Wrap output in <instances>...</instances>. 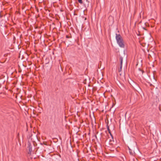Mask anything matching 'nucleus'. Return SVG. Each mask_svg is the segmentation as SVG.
<instances>
[{"mask_svg":"<svg viewBox=\"0 0 161 161\" xmlns=\"http://www.w3.org/2000/svg\"><path fill=\"white\" fill-rule=\"evenodd\" d=\"M78 2L80 4H82L83 3L82 0H78Z\"/></svg>","mask_w":161,"mask_h":161,"instance_id":"nucleus-7","label":"nucleus"},{"mask_svg":"<svg viewBox=\"0 0 161 161\" xmlns=\"http://www.w3.org/2000/svg\"><path fill=\"white\" fill-rule=\"evenodd\" d=\"M28 148L29 149V152H28V153L29 154H31V152L32 151V147L31 146V143L29 142H28Z\"/></svg>","mask_w":161,"mask_h":161,"instance_id":"nucleus-2","label":"nucleus"},{"mask_svg":"<svg viewBox=\"0 0 161 161\" xmlns=\"http://www.w3.org/2000/svg\"><path fill=\"white\" fill-rule=\"evenodd\" d=\"M66 37L67 38H69V37L68 36H66Z\"/></svg>","mask_w":161,"mask_h":161,"instance_id":"nucleus-9","label":"nucleus"},{"mask_svg":"<svg viewBox=\"0 0 161 161\" xmlns=\"http://www.w3.org/2000/svg\"><path fill=\"white\" fill-rule=\"evenodd\" d=\"M109 142H111V139H109Z\"/></svg>","mask_w":161,"mask_h":161,"instance_id":"nucleus-10","label":"nucleus"},{"mask_svg":"<svg viewBox=\"0 0 161 161\" xmlns=\"http://www.w3.org/2000/svg\"><path fill=\"white\" fill-rule=\"evenodd\" d=\"M120 70H121V69L122 67V63H123V58L122 57H120Z\"/></svg>","mask_w":161,"mask_h":161,"instance_id":"nucleus-4","label":"nucleus"},{"mask_svg":"<svg viewBox=\"0 0 161 161\" xmlns=\"http://www.w3.org/2000/svg\"><path fill=\"white\" fill-rule=\"evenodd\" d=\"M121 71V70H120V68L119 69V72H120V71Z\"/></svg>","mask_w":161,"mask_h":161,"instance_id":"nucleus-8","label":"nucleus"},{"mask_svg":"<svg viewBox=\"0 0 161 161\" xmlns=\"http://www.w3.org/2000/svg\"><path fill=\"white\" fill-rule=\"evenodd\" d=\"M107 121L108 122H107L106 120H105L106 123H107L106 126H107V128L108 130V133L110 134V135H111V130H110L109 126H108V121L107 120Z\"/></svg>","mask_w":161,"mask_h":161,"instance_id":"nucleus-3","label":"nucleus"},{"mask_svg":"<svg viewBox=\"0 0 161 161\" xmlns=\"http://www.w3.org/2000/svg\"><path fill=\"white\" fill-rule=\"evenodd\" d=\"M116 39L117 43L119 46L121 48H124L125 47L123 39L120 34H116Z\"/></svg>","mask_w":161,"mask_h":161,"instance_id":"nucleus-1","label":"nucleus"},{"mask_svg":"<svg viewBox=\"0 0 161 161\" xmlns=\"http://www.w3.org/2000/svg\"><path fill=\"white\" fill-rule=\"evenodd\" d=\"M111 139H112L113 140V142L114 143H111V145L112 144H116V140L115 142H114V138H113V137L112 135L111 134ZM112 142V140H111V142Z\"/></svg>","mask_w":161,"mask_h":161,"instance_id":"nucleus-5","label":"nucleus"},{"mask_svg":"<svg viewBox=\"0 0 161 161\" xmlns=\"http://www.w3.org/2000/svg\"><path fill=\"white\" fill-rule=\"evenodd\" d=\"M111 101H112V106L111 107V108L115 105V103L114 101V99L111 98Z\"/></svg>","mask_w":161,"mask_h":161,"instance_id":"nucleus-6","label":"nucleus"}]
</instances>
